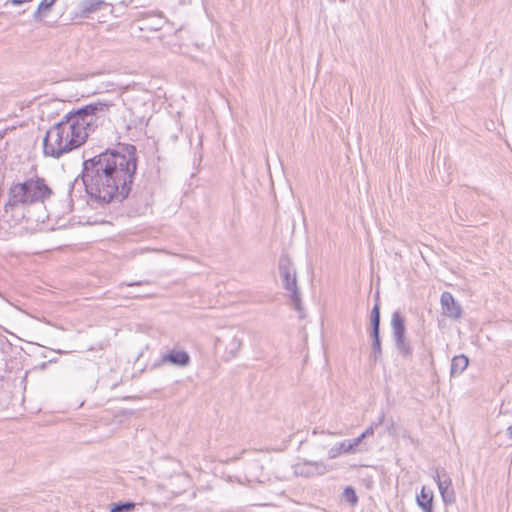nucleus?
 Listing matches in <instances>:
<instances>
[{"instance_id":"obj_1","label":"nucleus","mask_w":512,"mask_h":512,"mask_svg":"<svg viewBox=\"0 0 512 512\" xmlns=\"http://www.w3.org/2000/svg\"><path fill=\"white\" fill-rule=\"evenodd\" d=\"M112 102L98 101L66 114L53 125L43 139V153L55 159L82 146L93 132L100 115H105Z\"/></svg>"},{"instance_id":"obj_2","label":"nucleus","mask_w":512,"mask_h":512,"mask_svg":"<svg viewBox=\"0 0 512 512\" xmlns=\"http://www.w3.org/2000/svg\"><path fill=\"white\" fill-rule=\"evenodd\" d=\"M53 194L47 180L35 175L11 184L4 210L8 213L10 211H24V209L33 205H44Z\"/></svg>"},{"instance_id":"obj_3","label":"nucleus","mask_w":512,"mask_h":512,"mask_svg":"<svg viewBox=\"0 0 512 512\" xmlns=\"http://www.w3.org/2000/svg\"><path fill=\"white\" fill-rule=\"evenodd\" d=\"M136 158L133 154H122L113 150H106L83 163L82 175L96 177H108L120 175L126 178H133L136 172Z\"/></svg>"},{"instance_id":"obj_4","label":"nucleus","mask_w":512,"mask_h":512,"mask_svg":"<svg viewBox=\"0 0 512 512\" xmlns=\"http://www.w3.org/2000/svg\"><path fill=\"white\" fill-rule=\"evenodd\" d=\"M133 178L120 175L96 177L82 175V181L91 200L99 204H108L113 200L122 201L130 193Z\"/></svg>"},{"instance_id":"obj_5","label":"nucleus","mask_w":512,"mask_h":512,"mask_svg":"<svg viewBox=\"0 0 512 512\" xmlns=\"http://www.w3.org/2000/svg\"><path fill=\"white\" fill-rule=\"evenodd\" d=\"M279 274L283 283V286L287 292V296L290 299V303L294 310L298 312L299 318L305 317V311L302 306L301 293L297 284L296 270L289 257L282 256L279 260Z\"/></svg>"},{"instance_id":"obj_6","label":"nucleus","mask_w":512,"mask_h":512,"mask_svg":"<svg viewBox=\"0 0 512 512\" xmlns=\"http://www.w3.org/2000/svg\"><path fill=\"white\" fill-rule=\"evenodd\" d=\"M113 6L106 0H81L77 5L75 16L79 18H90L93 14L109 11L112 12Z\"/></svg>"},{"instance_id":"obj_7","label":"nucleus","mask_w":512,"mask_h":512,"mask_svg":"<svg viewBox=\"0 0 512 512\" xmlns=\"http://www.w3.org/2000/svg\"><path fill=\"white\" fill-rule=\"evenodd\" d=\"M295 476L313 477L324 475L327 472L325 463L321 461L302 460L292 466Z\"/></svg>"},{"instance_id":"obj_8","label":"nucleus","mask_w":512,"mask_h":512,"mask_svg":"<svg viewBox=\"0 0 512 512\" xmlns=\"http://www.w3.org/2000/svg\"><path fill=\"white\" fill-rule=\"evenodd\" d=\"M440 305L442 314L447 318L451 320H458L461 318L463 313L462 307L450 292L445 291L441 294Z\"/></svg>"},{"instance_id":"obj_9","label":"nucleus","mask_w":512,"mask_h":512,"mask_svg":"<svg viewBox=\"0 0 512 512\" xmlns=\"http://www.w3.org/2000/svg\"><path fill=\"white\" fill-rule=\"evenodd\" d=\"M438 489L445 503H453L455 501V493L452 488V481L445 469H437L434 476Z\"/></svg>"},{"instance_id":"obj_10","label":"nucleus","mask_w":512,"mask_h":512,"mask_svg":"<svg viewBox=\"0 0 512 512\" xmlns=\"http://www.w3.org/2000/svg\"><path fill=\"white\" fill-rule=\"evenodd\" d=\"M171 363L175 366L185 367L190 363V356L184 350H171L169 353L162 355L160 364Z\"/></svg>"},{"instance_id":"obj_11","label":"nucleus","mask_w":512,"mask_h":512,"mask_svg":"<svg viewBox=\"0 0 512 512\" xmlns=\"http://www.w3.org/2000/svg\"><path fill=\"white\" fill-rule=\"evenodd\" d=\"M391 327L394 339L405 337L406 329L404 325V318L402 317L400 312L395 311L392 314Z\"/></svg>"},{"instance_id":"obj_12","label":"nucleus","mask_w":512,"mask_h":512,"mask_svg":"<svg viewBox=\"0 0 512 512\" xmlns=\"http://www.w3.org/2000/svg\"><path fill=\"white\" fill-rule=\"evenodd\" d=\"M354 452L355 451H354L350 441L344 440L342 442L335 444L328 450V458L335 459L342 454H350V453H354Z\"/></svg>"},{"instance_id":"obj_13","label":"nucleus","mask_w":512,"mask_h":512,"mask_svg":"<svg viewBox=\"0 0 512 512\" xmlns=\"http://www.w3.org/2000/svg\"><path fill=\"white\" fill-rule=\"evenodd\" d=\"M468 364V357L463 354L453 357L451 360V375H460L467 368Z\"/></svg>"},{"instance_id":"obj_14","label":"nucleus","mask_w":512,"mask_h":512,"mask_svg":"<svg viewBox=\"0 0 512 512\" xmlns=\"http://www.w3.org/2000/svg\"><path fill=\"white\" fill-rule=\"evenodd\" d=\"M433 493L427 490L425 487L422 488L420 495L417 496V503L423 509L424 512H432Z\"/></svg>"},{"instance_id":"obj_15","label":"nucleus","mask_w":512,"mask_h":512,"mask_svg":"<svg viewBox=\"0 0 512 512\" xmlns=\"http://www.w3.org/2000/svg\"><path fill=\"white\" fill-rule=\"evenodd\" d=\"M380 329H372L371 337H372V354L371 357L374 361H377L382 354L381 343H380Z\"/></svg>"},{"instance_id":"obj_16","label":"nucleus","mask_w":512,"mask_h":512,"mask_svg":"<svg viewBox=\"0 0 512 512\" xmlns=\"http://www.w3.org/2000/svg\"><path fill=\"white\" fill-rule=\"evenodd\" d=\"M55 2L56 0H42L38 5L37 10L33 14V18L36 21L42 20L43 16L46 14L47 11L50 10V8L53 6Z\"/></svg>"},{"instance_id":"obj_17","label":"nucleus","mask_w":512,"mask_h":512,"mask_svg":"<svg viewBox=\"0 0 512 512\" xmlns=\"http://www.w3.org/2000/svg\"><path fill=\"white\" fill-rule=\"evenodd\" d=\"M395 340V344H396V347L398 349V351L403 355V356H409L411 354V348L410 346L408 345V343L406 342V338H398V339H394Z\"/></svg>"},{"instance_id":"obj_18","label":"nucleus","mask_w":512,"mask_h":512,"mask_svg":"<svg viewBox=\"0 0 512 512\" xmlns=\"http://www.w3.org/2000/svg\"><path fill=\"white\" fill-rule=\"evenodd\" d=\"M241 346H242L241 339L238 338L237 336H232L230 338V340H229L227 348H229V353L232 356H235L239 352V350L241 349Z\"/></svg>"},{"instance_id":"obj_19","label":"nucleus","mask_w":512,"mask_h":512,"mask_svg":"<svg viewBox=\"0 0 512 512\" xmlns=\"http://www.w3.org/2000/svg\"><path fill=\"white\" fill-rule=\"evenodd\" d=\"M371 327L372 329H380V308L375 304L371 310Z\"/></svg>"},{"instance_id":"obj_20","label":"nucleus","mask_w":512,"mask_h":512,"mask_svg":"<svg viewBox=\"0 0 512 512\" xmlns=\"http://www.w3.org/2000/svg\"><path fill=\"white\" fill-rule=\"evenodd\" d=\"M343 498L349 502L352 506L356 505L358 502V497L356 495L355 490L348 486L343 491Z\"/></svg>"},{"instance_id":"obj_21","label":"nucleus","mask_w":512,"mask_h":512,"mask_svg":"<svg viewBox=\"0 0 512 512\" xmlns=\"http://www.w3.org/2000/svg\"><path fill=\"white\" fill-rule=\"evenodd\" d=\"M134 507L135 504L133 502L118 503L110 509V512H130Z\"/></svg>"},{"instance_id":"obj_22","label":"nucleus","mask_w":512,"mask_h":512,"mask_svg":"<svg viewBox=\"0 0 512 512\" xmlns=\"http://www.w3.org/2000/svg\"><path fill=\"white\" fill-rule=\"evenodd\" d=\"M366 438V436H364V434L362 433L361 435H359L358 437L354 438V439H349L354 451H356V448L357 446Z\"/></svg>"},{"instance_id":"obj_23","label":"nucleus","mask_w":512,"mask_h":512,"mask_svg":"<svg viewBox=\"0 0 512 512\" xmlns=\"http://www.w3.org/2000/svg\"><path fill=\"white\" fill-rule=\"evenodd\" d=\"M374 430H375V426H374V424H371V425H370V426H369V427H368V428L363 432V434H364V436H366V438H367V437H370V436H373V434H374Z\"/></svg>"},{"instance_id":"obj_24","label":"nucleus","mask_w":512,"mask_h":512,"mask_svg":"<svg viewBox=\"0 0 512 512\" xmlns=\"http://www.w3.org/2000/svg\"><path fill=\"white\" fill-rule=\"evenodd\" d=\"M384 419H385V415L381 414L380 417L378 418V421L377 422H373L372 424H374L375 428H377L378 426H380L384 422Z\"/></svg>"},{"instance_id":"obj_25","label":"nucleus","mask_w":512,"mask_h":512,"mask_svg":"<svg viewBox=\"0 0 512 512\" xmlns=\"http://www.w3.org/2000/svg\"><path fill=\"white\" fill-rule=\"evenodd\" d=\"M325 433L328 434V435H332V436H342V435H344V433L342 431H327Z\"/></svg>"},{"instance_id":"obj_26","label":"nucleus","mask_w":512,"mask_h":512,"mask_svg":"<svg viewBox=\"0 0 512 512\" xmlns=\"http://www.w3.org/2000/svg\"><path fill=\"white\" fill-rule=\"evenodd\" d=\"M507 436L509 439H512V426H509L507 428Z\"/></svg>"},{"instance_id":"obj_27","label":"nucleus","mask_w":512,"mask_h":512,"mask_svg":"<svg viewBox=\"0 0 512 512\" xmlns=\"http://www.w3.org/2000/svg\"><path fill=\"white\" fill-rule=\"evenodd\" d=\"M142 283L141 282H133V283H128L126 284L127 286H134V285H141Z\"/></svg>"},{"instance_id":"obj_28","label":"nucleus","mask_w":512,"mask_h":512,"mask_svg":"<svg viewBox=\"0 0 512 512\" xmlns=\"http://www.w3.org/2000/svg\"><path fill=\"white\" fill-rule=\"evenodd\" d=\"M108 86H113V83L107 84L105 89L108 91Z\"/></svg>"}]
</instances>
